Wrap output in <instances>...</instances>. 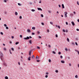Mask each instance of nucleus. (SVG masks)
<instances>
[{
  "label": "nucleus",
  "mask_w": 79,
  "mask_h": 79,
  "mask_svg": "<svg viewBox=\"0 0 79 79\" xmlns=\"http://www.w3.org/2000/svg\"><path fill=\"white\" fill-rule=\"evenodd\" d=\"M65 16L66 18H67V17H68V16H67V15H65Z\"/></svg>",
  "instance_id": "obj_62"
},
{
  "label": "nucleus",
  "mask_w": 79,
  "mask_h": 79,
  "mask_svg": "<svg viewBox=\"0 0 79 79\" xmlns=\"http://www.w3.org/2000/svg\"><path fill=\"white\" fill-rule=\"evenodd\" d=\"M36 60H39V56H37L36 57Z\"/></svg>",
  "instance_id": "obj_13"
},
{
  "label": "nucleus",
  "mask_w": 79,
  "mask_h": 79,
  "mask_svg": "<svg viewBox=\"0 0 79 79\" xmlns=\"http://www.w3.org/2000/svg\"><path fill=\"white\" fill-rule=\"evenodd\" d=\"M70 15H71V16H73L74 15H73V14H70Z\"/></svg>",
  "instance_id": "obj_52"
},
{
  "label": "nucleus",
  "mask_w": 79,
  "mask_h": 79,
  "mask_svg": "<svg viewBox=\"0 0 79 79\" xmlns=\"http://www.w3.org/2000/svg\"><path fill=\"white\" fill-rule=\"evenodd\" d=\"M19 44V42H17L15 43L16 45H18V44Z\"/></svg>",
  "instance_id": "obj_23"
},
{
  "label": "nucleus",
  "mask_w": 79,
  "mask_h": 79,
  "mask_svg": "<svg viewBox=\"0 0 79 79\" xmlns=\"http://www.w3.org/2000/svg\"><path fill=\"white\" fill-rule=\"evenodd\" d=\"M67 40L68 42H69V38H67Z\"/></svg>",
  "instance_id": "obj_17"
},
{
  "label": "nucleus",
  "mask_w": 79,
  "mask_h": 79,
  "mask_svg": "<svg viewBox=\"0 0 79 79\" xmlns=\"http://www.w3.org/2000/svg\"><path fill=\"white\" fill-rule=\"evenodd\" d=\"M39 39H41L42 38V37H41L40 36H39Z\"/></svg>",
  "instance_id": "obj_47"
},
{
  "label": "nucleus",
  "mask_w": 79,
  "mask_h": 79,
  "mask_svg": "<svg viewBox=\"0 0 79 79\" xmlns=\"http://www.w3.org/2000/svg\"><path fill=\"white\" fill-rule=\"evenodd\" d=\"M46 74H47L48 75V74H49V73H48V72H46Z\"/></svg>",
  "instance_id": "obj_42"
},
{
  "label": "nucleus",
  "mask_w": 79,
  "mask_h": 79,
  "mask_svg": "<svg viewBox=\"0 0 79 79\" xmlns=\"http://www.w3.org/2000/svg\"><path fill=\"white\" fill-rule=\"evenodd\" d=\"M52 53L54 54H56V52H55L54 51H52Z\"/></svg>",
  "instance_id": "obj_19"
},
{
  "label": "nucleus",
  "mask_w": 79,
  "mask_h": 79,
  "mask_svg": "<svg viewBox=\"0 0 79 79\" xmlns=\"http://www.w3.org/2000/svg\"><path fill=\"white\" fill-rule=\"evenodd\" d=\"M64 14L65 15H67V14H68V13L67 12H65L64 13Z\"/></svg>",
  "instance_id": "obj_18"
},
{
  "label": "nucleus",
  "mask_w": 79,
  "mask_h": 79,
  "mask_svg": "<svg viewBox=\"0 0 79 79\" xmlns=\"http://www.w3.org/2000/svg\"><path fill=\"white\" fill-rule=\"evenodd\" d=\"M56 37H58V35H56Z\"/></svg>",
  "instance_id": "obj_64"
},
{
  "label": "nucleus",
  "mask_w": 79,
  "mask_h": 79,
  "mask_svg": "<svg viewBox=\"0 0 79 79\" xmlns=\"http://www.w3.org/2000/svg\"><path fill=\"white\" fill-rule=\"evenodd\" d=\"M32 35H35V33L32 32L31 34Z\"/></svg>",
  "instance_id": "obj_41"
},
{
  "label": "nucleus",
  "mask_w": 79,
  "mask_h": 79,
  "mask_svg": "<svg viewBox=\"0 0 79 79\" xmlns=\"http://www.w3.org/2000/svg\"><path fill=\"white\" fill-rule=\"evenodd\" d=\"M27 32H31V31L30 30V29H27Z\"/></svg>",
  "instance_id": "obj_6"
},
{
  "label": "nucleus",
  "mask_w": 79,
  "mask_h": 79,
  "mask_svg": "<svg viewBox=\"0 0 79 79\" xmlns=\"http://www.w3.org/2000/svg\"><path fill=\"white\" fill-rule=\"evenodd\" d=\"M4 50H5V51H6V48H3Z\"/></svg>",
  "instance_id": "obj_31"
},
{
  "label": "nucleus",
  "mask_w": 79,
  "mask_h": 79,
  "mask_svg": "<svg viewBox=\"0 0 79 79\" xmlns=\"http://www.w3.org/2000/svg\"><path fill=\"white\" fill-rule=\"evenodd\" d=\"M2 61L3 62L2 65L5 66H7V64H6L5 62V60H2Z\"/></svg>",
  "instance_id": "obj_2"
},
{
  "label": "nucleus",
  "mask_w": 79,
  "mask_h": 79,
  "mask_svg": "<svg viewBox=\"0 0 79 79\" xmlns=\"http://www.w3.org/2000/svg\"><path fill=\"white\" fill-rule=\"evenodd\" d=\"M15 15H18V12H15Z\"/></svg>",
  "instance_id": "obj_25"
},
{
  "label": "nucleus",
  "mask_w": 79,
  "mask_h": 79,
  "mask_svg": "<svg viewBox=\"0 0 79 79\" xmlns=\"http://www.w3.org/2000/svg\"><path fill=\"white\" fill-rule=\"evenodd\" d=\"M31 58H32V59H34V58H35V56H34V55H33Z\"/></svg>",
  "instance_id": "obj_10"
},
{
  "label": "nucleus",
  "mask_w": 79,
  "mask_h": 79,
  "mask_svg": "<svg viewBox=\"0 0 79 79\" xmlns=\"http://www.w3.org/2000/svg\"><path fill=\"white\" fill-rule=\"evenodd\" d=\"M48 12L49 13H52V12H51V11H50V10H48Z\"/></svg>",
  "instance_id": "obj_29"
},
{
  "label": "nucleus",
  "mask_w": 79,
  "mask_h": 79,
  "mask_svg": "<svg viewBox=\"0 0 79 79\" xmlns=\"http://www.w3.org/2000/svg\"><path fill=\"white\" fill-rule=\"evenodd\" d=\"M45 77H46V78H47V77H48V75H46L45 76Z\"/></svg>",
  "instance_id": "obj_32"
},
{
  "label": "nucleus",
  "mask_w": 79,
  "mask_h": 79,
  "mask_svg": "<svg viewBox=\"0 0 79 79\" xmlns=\"http://www.w3.org/2000/svg\"><path fill=\"white\" fill-rule=\"evenodd\" d=\"M48 47H49V48H51V45H48Z\"/></svg>",
  "instance_id": "obj_28"
},
{
  "label": "nucleus",
  "mask_w": 79,
  "mask_h": 79,
  "mask_svg": "<svg viewBox=\"0 0 79 79\" xmlns=\"http://www.w3.org/2000/svg\"><path fill=\"white\" fill-rule=\"evenodd\" d=\"M71 23L73 26H75V23H74V22H72Z\"/></svg>",
  "instance_id": "obj_7"
},
{
  "label": "nucleus",
  "mask_w": 79,
  "mask_h": 79,
  "mask_svg": "<svg viewBox=\"0 0 79 79\" xmlns=\"http://www.w3.org/2000/svg\"><path fill=\"white\" fill-rule=\"evenodd\" d=\"M29 43L30 44H32V41H31V40H30L29 41Z\"/></svg>",
  "instance_id": "obj_14"
},
{
  "label": "nucleus",
  "mask_w": 79,
  "mask_h": 79,
  "mask_svg": "<svg viewBox=\"0 0 79 79\" xmlns=\"http://www.w3.org/2000/svg\"><path fill=\"white\" fill-rule=\"evenodd\" d=\"M20 37H21V38H22V37H23V36L22 35H20Z\"/></svg>",
  "instance_id": "obj_48"
},
{
  "label": "nucleus",
  "mask_w": 79,
  "mask_h": 79,
  "mask_svg": "<svg viewBox=\"0 0 79 79\" xmlns=\"http://www.w3.org/2000/svg\"><path fill=\"white\" fill-rule=\"evenodd\" d=\"M40 31H38L37 32V34H40Z\"/></svg>",
  "instance_id": "obj_40"
},
{
  "label": "nucleus",
  "mask_w": 79,
  "mask_h": 79,
  "mask_svg": "<svg viewBox=\"0 0 79 79\" xmlns=\"http://www.w3.org/2000/svg\"><path fill=\"white\" fill-rule=\"evenodd\" d=\"M11 38H12V39H14V36H11Z\"/></svg>",
  "instance_id": "obj_61"
},
{
  "label": "nucleus",
  "mask_w": 79,
  "mask_h": 79,
  "mask_svg": "<svg viewBox=\"0 0 79 79\" xmlns=\"http://www.w3.org/2000/svg\"><path fill=\"white\" fill-rule=\"evenodd\" d=\"M10 54H12V52H11V50L10 49Z\"/></svg>",
  "instance_id": "obj_44"
},
{
  "label": "nucleus",
  "mask_w": 79,
  "mask_h": 79,
  "mask_svg": "<svg viewBox=\"0 0 79 79\" xmlns=\"http://www.w3.org/2000/svg\"><path fill=\"white\" fill-rule=\"evenodd\" d=\"M62 8H64V4H62Z\"/></svg>",
  "instance_id": "obj_11"
},
{
  "label": "nucleus",
  "mask_w": 79,
  "mask_h": 79,
  "mask_svg": "<svg viewBox=\"0 0 79 79\" xmlns=\"http://www.w3.org/2000/svg\"><path fill=\"white\" fill-rule=\"evenodd\" d=\"M72 44L73 45H75V43H74L72 42Z\"/></svg>",
  "instance_id": "obj_33"
},
{
  "label": "nucleus",
  "mask_w": 79,
  "mask_h": 79,
  "mask_svg": "<svg viewBox=\"0 0 79 79\" xmlns=\"http://www.w3.org/2000/svg\"><path fill=\"white\" fill-rule=\"evenodd\" d=\"M31 56H30L29 57H28V61H31Z\"/></svg>",
  "instance_id": "obj_9"
},
{
  "label": "nucleus",
  "mask_w": 79,
  "mask_h": 79,
  "mask_svg": "<svg viewBox=\"0 0 79 79\" xmlns=\"http://www.w3.org/2000/svg\"><path fill=\"white\" fill-rule=\"evenodd\" d=\"M50 24H53V22H50Z\"/></svg>",
  "instance_id": "obj_20"
},
{
  "label": "nucleus",
  "mask_w": 79,
  "mask_h": 79,
  "mask_svg": "<svg viewBox=\"0 0 79 79\" xmlns=\"http://www.w3.org/2000/svg\"><path fill=\"white\" fill-rule=\"evenodd\" d=\"M58 27L59 29H60V26H58Z\"/></svg>",
  "instance_id": "obj_57"
},
{
  "label": "nucleus",
  "mask_w": 79,
  "mask_h": 79,
  "mask_svg": "<svg viewBox=\"0 0 79 79\" xmlns=\"http://www.w3.org/2000/svg\"><path fill=\"white\" fill-rule=\"evenodd\" d=\"M73 13H74V15H76V13L75 11H73Z\"/></svg>",
  "instance_id": "obj_50"
},
{
  "label": "nucleus",
  "mask_w": 79,
  "mask_h": 79,
  "mask_svg": "<svg viewBox=\"0 0 79 79\" xmlns=\"http://www.w3.org/2000/svg\"><path fill=\"white\" fill-rule=\"evenodd\" d=\"M4 26L5 27H6V26H7V25H6V24H4Z\"/></svg>",
  "instance_id": "obj_37"
},
{
  "label": "nucleus",
  "mask_w": 79,
  "mask_h": 79,
  "mask_svg": "<svg viewBox=\"0 0 79 79\" xmlns=\"http://www.w3.org/2000/svg\"><path fill=\"white\" fill-rule=\"evenodd\" d=\"M60 58L61 59H63V56H60Z\"/></svg>",
  "instance_id": "obj_22"
},
{
  "label": "nucleus",
  "mask_w": 79,
  "mask_h": 79,
  "mask_svg": "<svg viewBox=\"0 0 79 79\" xmlns=\"http://www.w3.org/2000/svg\"><path fill=\"white\" fill-rule=\"evenodd\" d=\"M58 6H59V8H61V5H60L59 4Z\"/></svg>",
  "instance_id": "obj_55"
},
{
  "label": "nucleus",
  "mask_w": 79,
  "mask_h": 79,
  "mask_svg": "<svg viewBox=\"0 0 79 79\" xmlns=\"http://www.w3.org/2000/svg\"><path fill=\"white\" fill-rule=\"evenodd\" d=\"M6 29H9L8 27H6Z\"/></svg>",
  "instance_id": "obj_49"
},
{
  "label": "nucleus",
  "mask_w": 79,
  "mask_h": 79,
  "mask_svg": "<svg viewBox=\"0 0 79 79\" xmlns=\"http://www.w3.org/2000/svg\"><path fill=\"white\" fill-rule=\"evenodd\" d=\"M47 32H50V31L48 29H47Z\"/></svg>",
  "instance_id": "obj_60"
},
{
  "label": "nucleus",
  "mask_w": 79,
  "mask_h": 79,
  "mask_svg": "<svg viewBox=\"0 0 79 79\" xmlns=\"http://www.w3.org/2000/svg\"><path fill=\"white\" fill-rule=\"evenodd\" d=\"M51 61H52L51 60V59H49V63H51Z\"/></svg>",
  "instance_id": "obj_27"
},
{
  "label": "nucleus",
  "mask_w": 79,
  "mask_h": 79,
  "mask_svg": "<svg viewBox=\"0 0 79 79\" xmlns=\"http://www.w3.org/2000/svg\"><path fill=\"white\" fill-rule=\"evenodd\" d=\"M0 58L1 60H3L4 59V57H3V54L2 52H0Z\"/></svg>",
  "instance_id": "obj_1"
},
{
  "label": "nucleus",
  "mask_w": 79,
  "mask_h": 79,
  "mask_svg": "<svg viewBox=\"0 0 79 79\" xmlns=\"http://www.w3.org/2000/svg\"><path fill=\"white\" fill-rule=\"evenodd\" d=\"M11 49L12 50V51H14V48H11Z\"/></svg>",
  "instance_id": "obj_35"
},
{
  "label": "nucleus",
  "mask_w": 79,
  "mask_h": 79,
  "mask_svg": "<svg viewBox=\"0 0 79 79\" xmlns=\"http://www.w3.org/2000/svg\"><path fill=\"white\" fill-rule=\"evenodd\" d=\"M60 61L61 63H63V64H64L65 63V61H64V60H61Z\"/></svg>",
  "instance_id": "obj_5"
},
{
  "label": "nucleus",
  "mask_w": 79,
  "mask_h": 79,
  "mask_svg": "<svg viewBox=\"0 0 79 79\" xmlns=\"http://www.w3.org/2000/svg\"><path fill=\"white\" fill-rule=\"evenodd\" d=\"M76 30L77 31H79V29L78 28Z\"/></svg>",
  "instance_id": "obj_59"
},
{
  "label": "nucleus",
  "mask_w": 79,
  "mask_h": 79,
  "mask_svg": "<svg viewBox=\"0 0 79 79\" xmlns=\"http://www.w3.org/2000/svg\"><path fill=\"white\" fill-rule=\"evenodd\" d=\"M55 72H56V73H58V70H56L55 71Z\"/></svg>",
  "instance_id": "obj_24"
},
{
  "label": "nucleus",
  "mask_w": 79,
  "mask_h": 79,
  "mask_svg": "<svg viewBox=\"0 0 79 79\" xmlns=\"http://www.w3.org/2000/svg\"><path fill=\"white\" fill-rule=\"evenodd\" d=\"M75 52H79V51H78V50H77V49H75Z\"/></svg>",
  "instance_id": "obj_38"
},
{
  "label": "nucleus",
  "mask_w": 79,
  "mask_h": 79,
  "mask_svg": "<svg viewBox=\"0 0 79 79\" xmlns=\"http://www.w3.org/2000/svg\"><path fill=\"white\" fill-rule=\"evenodd\" d=\"M20 19H22V16H20L19 17Z\"/></svg>",
  "instance_id": "obj_54"
},
{
  "label": "nucleus",
  "mask_w": 79,
  "mask_h": 79,
  "mask_svg": "<svg viewBox=\"0 0 79 79\" xmlns=\"http://www.w3.org/2000/svg\"><path fill=\"white\" fill-rule=\"evenodd\" d=\"M29 39H30L29 37H28V36L27 37V38L24 37V39L25 40H28Z\"/></svg>",
  "instance_id": "obj_3"
},
{
  "label": "nucleus",
  "mask_w": 79,
  "mask_h": 79,
  "mask_svg": "<svg viewBox=\"0 0 79 79\" xmlns=\"http://www.w3.org/2000/svg\"><path fill=\"white\" fill-rule=\"evenodd\" d=\"M75 44H76V45H77H77H78V44H77V42H75Z\"/></svg>",
  "instance_id": "obj_34"
},
{
  "label": "nucleus",
  "mask_w": 79,
  "mask_h": 79,
  "mask_svg": "<svg viewBox=\"0 0 79 79\" xmlns=\"http://www.w3.org/2000/svg\"><path fill=\"white\" fill-rule=\"evenodd\" d=\"M4 2L6 3V0H4Z\"/></svg>",
  "instance_id": "obj_58"
},
{
  "label": "nucleus",
  "mask_w": 79,
  "mask_h": 79,
  "mask_svg": "<svg viewBox=\"0 0 79 79\" xmlns=\"http://www.w3.org/2000/svg\"><path fill=\"white\" fill-rule=\"evenodd\" d=\"M41 17H42V18H43V17H44V15H43V14H41Z\"/></svg>",
  "instance_id": "obj_43"
},
{
  "label": "nucleus",
  "mask_w": 79,
  "mask_h": 79,
  "mask_svg": "<svg viewBox=\"0 0 79 79\" xmlns=\"http://www.w3.org/2000/svg\"><path fill=\"white\" fill-rule=\"evenodd\" d=\"M18 5L19 6H21V4L19 3H18Z\"/></svg>",
  "instance_id": "obj_56"
},
{
  "label": "nucleus",
  "mask_w": 79,
  "mask_h": 79,
  "mask_svg": "<svg viewBox=\"0 0 79 79\" xmlns=\"http://www.w3.org/2000/svg\"><path fill=\"white\" fill-rule=\"evenodd\" d=\"M58 54L59 55H61V52H59Z\"/></svg>",
  "instance_id": "obj_30"
},
{
  "label": "nucleus",
  "mask_w": 79,
  "mask_h": 79,
  "mask_svg": "<svg viewBox=\"0 0 79 79\" xmlns=\"http://www.w3.org/2000/svg\"><path fill=\"white\" fill-rule=\"evenodd\" d=\"M32 50H31L30 51H29V55H30V56H31V52H32Z\"/></svg>",
  "instance_id": "obj_4"
},
{
  "label": "nucleus",
  "mask_w": 79,
  "mask_h": 79,
  "mask_svg": "<svg viewBox=\"0 0 79 79\" xmlns=\"http://www.w3.org/2000/svg\"><path fill=\"white\" fill-rule=\"evenodd\" d=\"M41 24L44 26V23H41Z\"/></svg>",
  "instance_id": "obj_46"
},
{
  "label": "nucleus",
  "mask_w": 79,
  "mask_h": 79,
  "mask_svg": "<svg viewBox=\"0 0 79 79\" xmlns=\"http://www.w3.org/2000/svg\"><path fill=\"white\" fill-rule=\"evenodd\" d=\"M65 50H66V51H67L68 50V49L67 48H65Z\"/></svg>",
  "instance_id": "obj_63"
},
{
  "label": "nucleus",
  "mask_w": 79,
  "mask_h": 79,
  "mask_svg": "<svg viewBox=\"0 0 79 79\" xmlns=\"http://www.w3.org/2000/svg\"><path fill=\"white\" fill-rule=\"evenodd\" d=\"M77 5H79V2L78 1H77Z\"/></svg>",
  "instance_id": "obj_45"
},
{
  "label": "nucleus",
  "mask_w": 79,
  "mask_h": 79,
  "mask_svg": "<svg viewBox=\"0 0 79 79\" xmlns=\"http://www.w3.org/2000/svg\"><path fill=\"white\" fill-rule=\"evenodd\" d=\"M63 32H66V31L64 29H63Z\"/></svg>",
  "instance_id": "obj_39"
},
{
  "label": "nucleus",
  "mask_w": 79,
  "mask_h": 79,
  "mask_svg": "<svg viewBox=\"0 0 79 79\" xmlns=\"http://www.w3.org/2000/svg\"><path fill=\"white\" fill-rule=\"evenodd\" d=\"M31 11H32L34 12V11H35V10L34 9H32L31 10Z\"/></svg>",
  "instance_id": "obj_21"
},
{
  "label": "nucleus",
  "mask_w": 79,
  "mask_h": 79,
  "mask_svg": "<svg viewBox=\"0 0 79 79\" xmlns=\"http://www.w3.org/2000/svg\"><path fill=\"white\" fill-rule=\"evenodd\" d=\"M66 25H68V23L67 22H66Z\"/></svg>",
  "instance_id": "obj_51"
},
{
  "label": "nucleus",
  "mask_w": 79,
  "mask_h": 79,
  "mask_svg": "<svg viewBox=\"0 0 79 79\" xmlns=\"http://www.w3.org/2000/svg\"><path fill=\"white\" fill-rule=\"evenodd\" d=\"M38 10H39L42 11V9L40 8H38Z\"/></svg>",
  "instance_id": "obj_8"
},
{
  "label": "nucleus",
  "mask_w": 79,
  "mask_h": 79,
  "mask_svg": "<svg viewBox=\"0 0 79 79\" xmlns=\"http://www.w3.org/2000/svg\"><path fill=\"white\" fill-rule=\"evenodd\" d=\"M0 34L1 35H3V32H0Z\"/></svg>",
  "instance_id": "obj_26"
},
{
  "label": "nucleus",
  "mask_w": 79,
  "mask_h": 79,
  "mask_svg": "<svg viewBox=\"0 0 79 79\" xmlns=\"http://www.w3.org/2000/svg\"><path fill=\"white\" fill-rule=\"evenodd\" d=\"M32 29H33V30H35V27H32Z\"/></svg>",
  "instance_id": "obj_12"
},
{
  "label": "nucleus",
  "mask_w": 79,
  "mask_h": 79,
  "mask_svg": "<svg viewBox=\"0 0 79 79\" xmlns=\"http://www.w3.org/2000/svg\"><path fill=\"white\" fill-rule=\"evenodd\" d=\"M75 77L76 78H78V76H77V75H76L75 76Z\"/></svg>",
  "instance_id": "obj_16"
},
{
  "label": "nucleus",
  "mask_w": 79,
  "mask_h": 79,
  "mask_svg": "<svg viewBox=\"0 0 79 79\" xmlns=\"http://www.w3.org/2000/svg\"><path fill=\"white\" fill-rule=\"evenodd\" d=\"M69 66H71V64L69 63Z\"/></svg>",
  "instance_id": "obj_53"
},
{
  "label": "nucleus",
  "mask_w": 79,
  "mask_h": 79,
  "mask_svg": "<svg viewBox=\"0 0 79 79\" xmlns=\"http://www.w3.org/2000/svg\"><path fill=\"white\" fill-rule=\"evenodd\" d=\"M37 48H38V49H40V47H39V46H37Z\"/></svg>",
  "instance_id": "obj_36"
},
{
  "label": "nucleus",
  "mask_w": 79,
  "mask_h": 79,
  "mask_svg": "<svg viewBox=\"0 0 79 79\" xmlns=\"http://www.w3.org/2000/svg\"><path fill=\"white\" fill-rule=\"evenodd\" d=\"M5 79H8V77L6 76L5 77Z\"/></svg>",
  "instance_id": "obj_15"
}]
</instances>
